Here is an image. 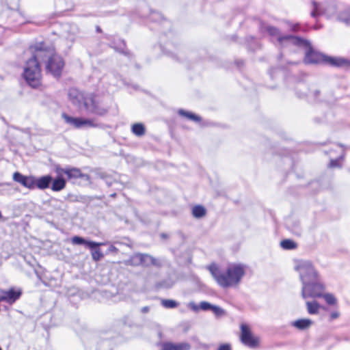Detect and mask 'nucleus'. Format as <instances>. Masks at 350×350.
I'll use <instances>...</instances> for the list:
<instances>
[{
  "instance_id": "nucleus-1",
  "label": "nucleus",
  "mask_w": 350,
  "mask_h": 350,
  "mask_svg": "<svg viewBox=\"0 0 350 350\" xmlns=\"http://www.w3.org/2000/svg\"><path fill=\"white\" fill-rule=\"evenodd\" d=\"M216 282L223 288H234L239 285L245 275L246 267L240 263H230L224 268L216 264L208 267Z\"/></svg>"
},
{
  "instance_id": "nucleus-2",
  "label": "nucleus",
  "mask_w": 350,
  "mask_h": 350,
  "mask_svg": "<svg viewBox=\"0 0 350 350\" xmlns=\"http://www.w3.org/2000/svg\"><path fill=\"white\" fill-rule=\"evenodd\" d=\"M267 31L271 36H277L278 41L280 42L286 40L289 43L306 46L308 51L306 52L304 62L307 64L325 62L330 65L336 66H345L348 64L347 61L342 58L327 57L321 53L312 50L311 47L309 46V44L306 41L300 38L292 36L281 37L278 31V29L273 27H268Z\"/></svg>"
},
{
  "instance_id": "nucleus-3",
  "label": "nucleus",
  "mask_w": 350,
  "mask_h": 350,
  "mask_svg": "<svg viewBox=\"0 0 350 350\" xmlns=\"http://www.w3.org/2000/svg\"><path fill=\"white\" fill-rule=\"evenodd\" d=\"M70 102L79 108H83L88 113L103 116L107 109L102 106L100 98L93 94L84 95L77 89L71 88L68 92Z\"/></svg>"
},
{
  "instance_id": "nucleus-4",
  "label": "nucleus",
  "mask_w": 350,
  "mask_h": 350,
  "mask_svg": "<svg viewBox=\"0 0 350 350\" xmlns=\"http://www.w3.org/2000/svg\"><path fill=\"white\" fill-rule=\"evenodd\" d=\"M44 53L51 55L52 51L37 49L33 56L27 62L25 66L24 77L29 85L33 88L38 87L41 83L42 75L39 61L42 60L41 58H42Z\"/></svg>"
},
{
  "instance_id": "nucleus-5",
  "label": "nucleus",
  "mask_w": 350,
  "mask_h": 350,
  "mask_svg": "<svg viewBox=\"0 0 350 350\" xmlns=\"http://www.w3.org/2000/svg\"><path fill=\"white\" fill-rule=\"evenodd\" d=\"M294 269L299 274L302 286L313 282L319 278L317 270L310 261L296 260L295 261Z\"/></svg>"
},
{
  "instance_id": "nucleus-6",
  "label": "nucleus",
  "mask_w": 350,
  "mask_h": 350,
  "mask_svg": "<svg viewBox=\"0 0 350 350\" xmlns=\"http://www.w3.org/2000/svg\"><path fill=\"white\" fill-rule=\"evenodd\" d=\"M46 51H51L52 53L49 55L44 53L42 55V60L44 61L47 59L46 68L47 69L54 75L59 76L62 70L64 63L61 57L57 55L53 48H49Z\"/></svg>"
},
{
  "instance_id": "nucleus-7",
  "label": "nucleus",
  "mask_w": 350,
  "mask_h": 350,
  "mask_svg": "<svg viewBox=\"0 0 350 350\" xmlns=\"http://www.w3.org/2000/svg\"><path fill=\"white\" fill-rule=\"evenodd\" d=\"M62 117L67 124L76 129L94 128L99 126L95 119L72 117L66 113H62Z\"/></svg>"
},
{
  "instance_id": "nucleus-8",
  "label": "nucleus",
  "mask_w": 350,
  "mask_h": 350,
  "mask_svg": "<svg viewBox=\"0 0 350 350\" xmlns=\"http://www.w3.org/2000/svg\"><path fill=\"white\" fill-rule=\"evenodd\" d=\"M325 288L324 284L319 281V278L313 282L302 286L301 296L304 299L321 297Z\"/></svg>"
},
{
  "instance_id": "nucleus-9",
  "label": "nucleus",
  "mask_w": 350,
  "mask_h": 350,
  "mask_svg": "<svg viewBox=\"0 0 350 350\" xmlns=\"http://www.w3.org/2000/svg\"><path fill=\"white\" fill-rule=\"evenodd\" d=\"M240 339L245 345L251 348L256 347L258 345L260 338L252 333L250 325L242 323L240 325Z\"/></svg>"
},
{
  "instance_id": "nucleus-10",
  "label": "nucleus",
  "mask_w": 350,
  "mask_h": 350,
  "mask_svg": "<svg viewBox=\"0 0 350 350\" xmlns=\"http://www.w3.org/2000/svg\"><path fill=\"white\" fill-rule=\"evenodd\" d=\"M313 10L311 12L312 16L325 15L332 18L336 15V7L333 1H326L322 3H312Z\"/></svg>"
},
{
  "instance_id": "nucleus-11",
  "label": "nucleus",
  "mask_w": 350,
  "mask_h": 350,
  "mask_svg": "<svg viewBox=\"0 0 350 350\" xmlns=\"http://www.w3.org/2000/svg\"><path fill=\"white\" fill-rule=\"evenodd\" d=\"M125 265L133 266H150L154 265L155 261L154 258L146 254H136L129 260L125 261Z\"/></svg>"
},
{
  "instance_id": "nucleus-12",
  "label": "nucleus",
  "mask_w": 350,
  "mask_h": 350,
  "mask_svg": "<svg viewBox=\"0 0 350 350\" xmlns=\"http://www.w3.org/2000/svg\"><path fill=\"white\" fill-rule=\"evenodd\" d=\"M0 293L3 295V301L12 304L19 299L22 294L20 288H12L8 290H1Z\"/></svg>"
},
{
  "instance_id": "nucleus-13",
  "label": "nucleus",
  "mask_w": 350,
  "mask_h": 350,
  "mask_svg": "<svg viewBox=\"0 0 350 350\" xmlns=\"http://www.w3.org/2000/svg\"><path fill=\"white\" fill-rule=\"evenodd\" d=\"M56 173L57 175L63 176V174L67 175L69 179L77 178H88V176L81 174V171L77 168H56Z\"/></svg>"
},
{
  "instance_id": "nucleus-14",
  "label": "nucleus",
  "mask_w": 350,
  "mask_h": 350,
  "mask_svg": "<svg viewBox=\"0 0 350 350\" xmlns=\"http://www.w3.org/2000/svg\"><path fill=\"white\" fill-rule=\"evenodd\" d=\"M13 179L14 181L21 183L24 187L33 189H34V177L27 176L21 174L19 172H15L13 175Z\"/></svg>"
},
{
  "instance_id": "nucleus-15",
  "label": "nucleus",
  "mask_w": 350,
  "mask_h": 350,
  "mask_svg": "<svg viewBox=\"0 0 350 350\" xmlns=\"http://www.w3.org/2000/svg\"><path fill=\"white\" fill-rule=\"evenodd\" d=\"M290 325L298 330L305 331L313 325V321L310 319L303 318L291 321Z\"/></svg>"
},
{
  "instance_id": "nucleus-16",
  "label": "nucleus",
  "mask_w": 350,
  "mask_h": 350,
  "mask_svg": "<svg viewBox=\"0 0 350 350\" xmlns=\"http://www.w3.org/2000/svg\"><path fill=\"white\" fill-rule=\"evenodd\" d=\"M71 243L73 245H85L90 249H94L96 247L105 245V243H97L94 241H87L82 237L75 236L71 239Z\"/></svg>"
},
{
  "instance_id": "nucleus-17",
  "label": "nucleus",
  "mask_w": 350,
  "mask_h": 350,
  "mask_svg": "<svg viewBox=\"0 0 350 350\" xmlns=\"http://www.w3.org/2000/svg\"><path fill=\"white\" fill-rule=\"evenodd\" d=\"M51 180L52 178L51 176H44L38 178L34 177V188L38 187L40 189L48 188Z\"/></svg>"
},
{
  "instance_id": "nucleus-18",
  "label": "nucleus",
  "mask_w": 350,
  "mask_h": 350,
  "mask_svg": "<svg viewBox=\"0 0 350 350\" xmlns=\"http://www.w3.org/2000/svg\"><path fill=\"white\" fill-rule=\"evenodd\" d=\"M190 348V345L187 342H169L164 345L163 350H189Z\"/></svg>"
},
{
  "instance_id": "nucleus-19",
  "label": "nucleus",
  "mask_w": 350,
  "mask_h": 350,
  "mask_svg": "<svg viewBox=\"0 0 350 350\" xmlns=\"http://www.w3.org/2000/svg\"><path fill=\"white\" fill-rule=\"evenodd\" d=\"M306 309L310 314H317L319 312L321 305L317 301H306Z\"/></svg>"
},
{
  "instance_id": "nucleus-20",
  "label": "nucleus",
  "mask_w": 350,
  "mask_h": 350,
  "mask_svg": "<svg viewBox=\"0 0 350 350\" xmlns=\"http://www.w3.org/2000/svg\"><path fill=\"white\" fill-rule=\"evenodd\" d=\"M325 303L331 306L336 307L338 306V299L336 297L330 293H323L321 295V297Z\"/></svg>"
},
{
  "instance_id": "nucleus-21",
  "label": "nucleus",
  "mask_w": 350,
  "mask_h": 350,
  "mask_svg": "<svg viewBox=\"0 0 350 350\" xmlns=\"http://www.w3.org/2000/svg\"><path fill=\"white\" fill-rule=\"evenodd\" d=\"M58 177L55 179L52 184V190L54 191H59L62 190L66 186V181L63 178V176L57 175Z\"/></svg>"
},
{
  "instance_id": "nucleus-22",
  "label": "nucleus",
  "mask_w": 350,
  "mask_h": 350,
  "mask_svg": "<svg viewBox=\"0 0 350 350\" xmlns=\"http://www.w3.org/2000/svg\"><path fill=\"white\" fill-rule=\"evenodd\" d=\"M192 214L196 218L202 217L206 214V209L202 206H196L192 208Z\"/></svg>"
},
{
  "instance_id": "nucleus-23",
  "label": "nucleus",
  "mask_w": 350,
  "mask_h": 350,
  "mask_svg": "<svg viewBox=\"0 0 350 350\" xmlns=\"http://www.w3.org/2000/svg\"><path fill=\"white\" fill-rule=\"evenodd\" d=\"M132 132L137 136H142L145 133V127L141 123L134 124L132 126Z\"/></svg>"
},
{
  "instance_id": "nucleus-24",
  "label": "nucleus",
  "mask_w": 350,
  "mask_h": 350,
  "mask_svg": "<svg viewBox=\"0 0 350 350\" xmlns=\"http://www.w3.org/2000/svg\"><path fill=\"white\" fill-rule=\"evenodd\" d=\"M337 18L342 22H345L346 24L350 25V9L340 12L337 16Z\"/></svg>"
},
{
  "instance_id": "nucleus-25",
  "label": "nucleus",
  "mask_w": 350,
  "mask_h": 350,
  "mask_svg": "<svg viewBox=\"0 0 350 350\" xmlns=\"http://www.w3.org/2000/svg\"><path fill=\"white\" fill-rule=\"evenodd\" d=\"M178 113L194 122H199L200 120V118L198 116L191 112L185 111L183 109H180L178 111Z\"/></svg>"
},
{
  "instance_id": "nucleus-26",
  "label": "nucleus",
  "mask_w": 350,
  "mask_h": 350,
  "mask_svg": "<svg viewBox=\"0 0 350 350\" xmlns=\"http://www.w3.org/2000/svg\"><path fill=\"white\" fill-rule=\"evenodd\" d=\"M280 245L282 248L286 250H291L296 247V243L291 240H284L280 243Z\"/></svg>"
},
{
  "instance_id": "nucleus-27",
  "label": "nucleus",
  "mask_w": 350,
  "mask_h": 350,
  "mask_svg": "<svg viewBox=\"0 0 350 350\" xmlns=\"http://www.w3.org/2000/svg\"><path fill=\"white\" fill-rule=\"evenodd\" d=\"M96 247H94V249H91V254L93 260H94L95 261H98L103 257V254L101 252L100 250Z\"/></svg>"
},
{
  "instance_id": "nucleus-28",
  "label": "nucleus",
  "mask_w": 350,
  "mask_h": 350,
  "mask_svg": "<svg viewBox=\"0 0 350 350\" xmlns=\"http://www.w3.org/2000/svg\"><path fill=\"white\" fill-rule=\"evenodd\" d=\"M161 304L163 306H164L166 308H174L178 306V304L175 301L172 299L162 300Z\"/></svg>"
},
{
  "instance_id": "nucleus-29",
  "label": "nucleus",
  "mask_w": 350,
  "mask_h": 350,
  "mask_svg": "<svg viewBox=\"0 0 350 350\" xmlns=\"http://www.w3.org/2000/svg\"><path fill=\"white\" fill-rule=\"evenodd\" d=\"M216 317H221L225 314V311L220 307L213 305L211 310Z\"/></svg>"
},
{
  "instance_id": "nucleus-30",
  "label": "nucleus",
  "mask_w": 350,
  "mask_h": 350,
  "mask_svg": "<svg viewBox=\"0 0 350 350\" xmlns=\"http://www.w3.org/2000/svg\"><path fill=\"white\" fill-rule=\"evenodd\" d=\"M213 305L206 301H202L200 304V310H211Z\"/></svg>"
},
{
  "instance_id": "nucleus-31",
  "label": "nucleus",
  "mask_w": 350,
  "mask_h": 350,
  "mask_svg": "<svg viewBox=\"0 0 350 350\" xmlns=\"http://www.w3.org/2000/svg\"><path fill=\"white\" fill-rule=\"evenodd\" d=\"M340 315V314L338 310H334L331 311L329 313V320L330 321L335 320V319L339 318Z\"/></svg>"
},
{
  "instance_id": "nucleus-32",
  "label": "nucleus",
  "mask_w": 350,
  "mask_h": 350,
  "mask_svg": "<svg viewBox=\"0 0 350 350\" xmlns=\"http://www.w3.org/2000/svg\"><path fill=\"white\" fill-rule=\"evenodd\" d=\"M188 308L195 312H198L200 310V305H196L194 302H190L187 304Z\"/></svg>"
},
{
  "instance_id": "nucleus-33",
  "label": "nucleus",
  "mask_w": 350,
  "mask_h": 350,
  "mask_svg": "<svg viewBox=\"0 0 350 350\" xmlns=\"http://www.w3.org/2000/svg\"><path fill=\"white\" fill-rule=\"evenodd\" d=\"M342 159V157L338 159H332L330 162V166L331 167H338L340 166L339 162L340 160Z\"/></svg>"
},
{
  "instance_id": "nucleus-34",
  "label": "nucleus",
  "mask_w": 350,
  "mask_h": 350,
  "mask_svg": "<svg viewBox=\"0 0 350 350\" xmlns=\"http://www.w3.org/2000/svg\"><path fill=\"white\" fill-rule=\"evenodd\" d=\"M217 350H231V347L229 345L224 344L220 345Z\"/></svg>"
},
{
  "instance_id": "nucleus-35",
  "label": "nucleus",
  "mask_w": 350,
  "mask_h": 350,
  "mask_svg": "<svg viewBox=\"0 0 350 350\" xmlns=\"http://www.w3.org/2000/svg\"><path fill=\"white\" fill-rule=\"evenodd\" d=\"M49 49V48H44L42 46H36V47H35V49H34V50H33V49H31V51H33V55L35 54V52H36V51L37 49L47 50V49Z\"/></svg>"
},
{
  "instance_id": "nucleus-36",
  "label": "nucleus",
  "mask_w": 350,
  "mask_h": 350,
  "mask_svg": "<svg viewBox=\"0 0 350 350\" xmlns=\"http://www.w3.org/2000/svg\"><path fill=\"white\" fill-rule=\"evenodd\" d=\"M117 250H118L117 248L113 245H110L108 249L109 252H116Z\"/></svg>"
},
{
  "instance_id": "nucleus-37",
  "label": "nucleus",
  "mask_w": 350,
  "mask_h": 350,
  "mask_svg": "<svg viewBox=\"0 0 350 350\" xmlns=\"http://www.w3.org/2000/svg\"><path fill=\"white\" fill-rule=\"evenodd\" d=\"M148 310H149L148 307H144V308L142 309V311L143 312H147Z\"/></svg>"
},
{
  "instance_id": "nucleus-38",
  "label": "nucleus",
  "mask_w": 350,
  "mask_h": 350,
  "mask_svg": "<svg viewBox=\"0 0 350 350\" xmlns=\"http://www.w3.org/2000/svg\"><path fill=\"white\" fill-rule=\"evenodd\" d=\"M336 148H337V149H338L339 150H340L341 152H342V151H343V150H342V147H340V146H336Z\"/></svg>"
},
{
  "instance_id": "nucleus-39",
  "label": "nucleus",
  "mask_w": 350,
  "mask_h": 350,
  "mask_svg": "<svg viewBox=\"0 0 350 350\" xmlns=\"http://www.w3.org/2000/svg\"><path fill=\"white\" fill-rule=\"evenodd\" d=\"M1 301H3V295L1 293L0 295V302Z\"/></svg>"
},
{
  "instance_id": "nucleus-40",
  "label": "nucleus",
  "mask_w": 350,
  "mask_h": 350,
  "mask_svg": "<svg viewBox=\"0 0 350 350\" xmlns=\"http://www.w3.org/2000/svg\"><path fill=\"white\" fill-rule=\"evenodd\" d=\"M0 350H1V349L0 348Z\"/></svg>"
}]
</instances>
